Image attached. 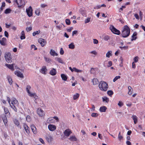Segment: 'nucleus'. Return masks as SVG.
Instances as JSON below:
<instances>
[{"label": "nucleus", "instance_id": "1", "mask_svg": "<svg viewBox=\"0 0 145 145\" xmlns=\"http://www.w3.org/2000/svg\"><path fill=\"white\" fill-rule=\"evenodd\" d=\"M130 32V30L129 27L127 25H125L124 26L121 35L123 37L126 38L129 36Z\"/></svg>", "mask_w": 145, "mask_h": 145}, {"label": "nucleus", "instance_id": "2", "mask_svg": "<svg viewBox=\"0 0 145 145\" xmlns=\"http://www.w3.org/2000/svg\"><path fill=\"white\" fill-rule=\"evenodd\" d=\"M99 86L100 89L104 91H106L108 87L107 83L103 81L100 82Z\"/></svg>", "mask_w": 145, "mask_h": 145}, {"label": "nucleus", "instance_id": "3", "mask_svg": "<svg viewBox=\"0 0 145 145\" xmlns=\"http://www.w3.org/2000/svg\"><path fill=\"white\" fill-rule=\"evenodd\" d=\"M110 29L111 31L114 34L117 35H119L120 34V31L117 29L113 25H111L110 27Z\"/></svg>", "mask_w": 145, "mask_h": 145}, {"label": "nucleus", "instance_id": "4", "mask_svg": "<svg viewBox=\"0 0 145 145\" xmlns=\"http://www.w3.org/2000/svg\"><path fill=\"white\" fill-rule=\"evenodd\" d=\"M26 12L27 15L29 17H31L32 16L33 10L31 6H30L28 8L26 9Z\"/></svg>", "mask_w": 145, "mask_h": 145}, {"label": "nucleus", "instance_id": "5", "mask_svg": "<svg viewBox=\"0 0 145 145\" xmlns=\"http://www.w3.org/2000/svg\"><path fill=\"white\" fill-rule=\"evenodd\" d=\"M49 129L51 131H54L56 129V127L55 125L52 124H49L48 126Z\"/></svg>", "mask_w": 145, "mask_h": 145}, {"label": "nucleus", "instance_id": "6", "mask_svg": "<svg viewBox=\"0 0 145 145\" xmlns=\"http://www.w3.org/2000/svg\"><path fill=\"white\" fill-rule=\"evenodd\" d=\"M31 87L29 85H27L26 88V91L27 93L29 94V95L31 96H34L35 94L31 93L29 89H30Z\"/></svg>", "mask_w": 145, "mask_h": 145}, {"label": "nucleus", "instance_id": "7", "mask_svg": "<svg viewBox=\"0 0 145 145\" xmlns=\"http://www.w3.org/2000/svg\"><path fill=\"white\" fill-rule=\"evenodd\" d=\"M38 42L42 46H43L46 44V41H45V40L42 39L40 38L39 39Z\"/></svg>", "mask_w": 145, "mask_h": 145}, {"label": "nucleus", "instance_id": "8", "mask_svg": "<svg viewBox=\"0 0 145 145\" xmlns=\"http://www.w3.org/2000/svg\"><path fill=\"white\" fill-rule=\"evenodd\" d=\"M63 133L65 136L68 137L72 133V132L69 129H67L65 130Z\"/></svg>", "mask_w": 145, "mask_h": 145}, {"label": "nucleus", "instance_id": "9", "mask_svg": "<svg viewBox=\"0 0 145 145\" xmlns=\"http://www.w3.org/2000/svg\"><path fill=\"white\" fill-rule=\"evenodd\" d=\"M15 75H16L20 77L21 78H23L24 76L23 74L19 71H16L14 72Z\"/></svg>", "mask_w": 145, "mask_h": 145}, {"label": "nucleus", "instance_id": "10", "mask_svg": "<svg viewBox=\"0 0 145 145\" xmlns=\"http://www.w3.org/2000/svg\"><path fill=\"white\" fill-rule=\"evenodd\" d=\"M37 112L39 116H42L44 115V111L40 108H38L37 110Z\"/></svg>", "mask_w": 145, "mask_h": 145}, {"label": "nucleus", "instance_id": "11", "mask_svg": "<svg viewBox=\"0 0 145 145\" xmlns=\"http://www.w3.org/2000/svg\"><path fill=\"white\" fill-rule=\"evenodd\" d=\"M11 104L13 105H14V104L18 106V101L14 98H13L12 99Z\"/></svg>", "mask_w": 145, "mask_h": 145}, {"label": "nucleus", "instance_id": "12", "mask_svg": "<svg viewBox=\"0 0 145 145\" xmlns=\"http://www.w3.org/2000/svg\"><path fill=\"white\" fill-rule=\"evenodd\" d=\"M47 71V69L46 67V66H43L42 67V68L41 69L40 72L44 74H46V72Z\"/></svg>", "mask_w": 145, "mask_h": 145}, {"label": "nucleus", "instance_id": "13", "mask_svg": "<svg viewBox=\"0 0 145 145\" xmlns=\"http://www.w3.org/2000/svg\"><path fill=\"white\" fill-rule=\"evenodd\" d=\"M2 118L5 125L6 126V124L8 122L7 118L5 115L3 114L2 116Z\"/></svg>", "mask_w": 145, "mask_h": 145}, {"label": "nucleus", "instance_id": "14", "mask_svg": "<svg viewBox=\"0 0 145 145\" xmlns=\"http://www.w3.org/2000/svg\"><path fill=\"white\" fill-rule=\"evenodd\" d=\"M79 12L83 16L86 15V12L84 8H80L79 10Z\"/></svg>", "mask_w": 145, "mask_h": 145}, {"label": "nucleus", "instance_id": "15", "mask_svg": "<svg viewBox=\"0 0 145 145\" xmlns=\"http://www.w3.org/2000/svg\"><path fill=\"white\" fill-rule=\"evenodd\" d=\"M14 64H13L11 65H9L6 64L5 65L8 67L9 69H11L12 71H13L14 70Z\"/></svg>", "mask_w": 145, "mask_h": 145}, {"label": "nucleus", "instance_id": "16", "mask_svg": "<svg viewBox=\"0 0 145 145\" xmlns=\"http://www.w3.org/2000/svg\"><path fill=\"white\" fill-rule=\"evenodd\" d=\"M24 127L26 133L29 134L30 133L29 129L27 125L24 124Z\"/></svg>", "mask_w": 145, "mask_h": 145}, {"label": "nucleus", "instance_id": "17", "mask_svg": "<svg viewBox=\"0 0 145 145\" xmlns=\"http://www.w3.org/2000/svg\"><path fill=\"white\" fill-rule=\"evenodd\" d=\"M137 33L135 32L134 33L133 35L132 36V39L131 40V41H133V40H135L137 39Z\"/></svg>", "mask_w": 145, "mask_h": 145}, {"label": "nucleus", "instance_id": "18", "mask_svg": "<svg viewBox=\"0 0 145 145\" xmlns=\"http://www.w3.org/2000/svg\"><path fill=\"white\" fill-rule=\"evenodd\" d=\"M31 130L33 133L34 134L36 133H37V131H36V128L35 126L34 125H31Z\"/></svg>", "mask_w": 145, "mask_h": 145}, {"label": "nucleus", "instance_id": "19", "mask_svg": "<svg viewBox=\"0 0 145 145\" xmlns=\"http://www.w3.org/2000/svg\"><path fill=\"white\" fill-rule=\"evenodd\" d=\"M50 74L52 76L55 75L56 74V70L54 68H52L50 71Z\"/></svg>", "mask_w": 145, "mask_h": 145}, {"label": "nucleus", "instance_id": "20", "mask_svg": "<svg viewBox=\"0 0 145 145\" xmlns=\"http://www.w3.org/2000/svg\"><path fill=\"white\" fill-rule=\"evenodd\" d=\"M106 109L107 108L105 106H103L100 108L99 110L101 112H105Z\"/></svg>", "mask_w": 145, "mask_h": 145}, {"label": "nucleus", "instance_id": "21", "mask_svg": "<svg viewBox=\"0 0 145 145\" xmlns=\"http://www.w3.org/2000/svg\"><path fill=\"white\" fill-rule=\"evenodd\" d=\"M103 39L106 41H108L110 40V36L109 35H103Z\"/></svg>", "mask_w": 145, "mask_h": 145}, {"label": "nucleus", "instance_id": "22", "mask_svg": "<svg viewBox=\"0 0 145 145\" xmlns=\"http://www.w3.org/2000/svg\"><path fill=\"white\" fill-rule=\"evenodd\" d=\"M131 118L134 120V124H136L137 121V116L135 115H133Z\"/></svg>", "mask_w": 145, "mask_h": 145}, {"label": "nucleus", "instance_id": "23", "mask_svg": "<svg viewBox=\"0 0 145 145\" xmlns=\"http://www.w3.org/2000/svg\"><path fill=\"white\" fill-rule=\"evenodd\" d=\"M92 82L93 83V85H96L99 82L98 79L96 78H93V79Z\"/></svg>", "mask_w": 145, "mask_h": 145}, {"label": "nucleus", "instance_id": "24", "mask_svg": "<svg viewBox=\"0 0 145 145\" xmlns=\"http://www.w3.org/2000/svg\"><path fill=\"white\" fill-rule=\"evenodd\" d=\"M69 139L71 140L72 141H76L77 140V139L75 137V136H71L70 137V138Z\"/></svg>", "mask_w": 145, "mask_h": 145}, {"label": "nucleus", "instance_id": "25", "mask_svg": "<svg viewBox=\"0 0 145 145\" xmlns=\"http://www.w3.org/2000/svg\"><path fill=\"white\" fill-rule=\"evenodd\" d=\"M61 77L62 79L64 81H66L67 77V76L64 74H61Z\"/></svg>", "mask_w": 145, "mask_h": 145}, {"label": "nucleus", "instance_id": "26", "mask_svg": "<svg viewBox=\"0 0 145 145\" xmlns=\"http://www.w3.org/2000/svg\"><path fill=\"white\" fill-rule=\"evenodd\" d=\"M50 53L51 55L53 56L55 55L56 56L58 55L55 52V51L54 50H53L52 49H51L50 50Z\"/></svg>", "mask_w": 145, "mask_h": 145}, {"label": "nucleus", "instance_id": "27", "mask_svg": "<svg viewBox=\"0 0 145 145\" xmlns=\"http://www.w3.org/2000/svg\"><path fill=\"white\" fill-rule=\"evenodd\" d=\"M6 39L5 38H2V40H0V43L2 45H5V42L6 40Z\"/></svg>", "mask_w": 145, "mask_h": 145}, {"label": "nucleus", "instance_id": "28", "mask_svg": "<svg viewBox=\"0 0 145 145\" xmlns=\"http://www.w3.org/2000/svg\"><path fill=\"white\" fill-rule=\"evenodd\" d=\"M7 78L9 84L10 85L12 84V80L11 77L9 76H7Z\"/></svg>", "mask_w": 145, "mask_h": 145}, {"label": "nucleus", "instance_id": "29", "mask_svg": "<svg viewBox=\"0 0 145 145\" xmlns=\"http://www.w3.org/2000/svg\"><path fill=\"white\" fill-rule=\"evenodd\" d=\"M103 101V102H105L106 103H108L109 101V99L106 97H102Z\"/></svg>", "mask_w": 145, "mask_h": 145}, {"label": "nucleus", "instance_id": "30", "mask_svg": "<svg viewBox=\"0 0 145 145\" xmlns=\"http://www.w3.org/2000/svg\"><path fill=\"white\" fill-rule=\"evenodd\" d=\"M54 121L53 118H49L47 121V122L48 123H51L53 122Z\"/></svg>", "mask_w": 145, "mask_h": 145}, {"label": "nucleus", "instance_id": "31", "mask_svg": "<svg viewBox=\"0 0 145 145\" xmlns=\"http://www.w3.org/2000/svg\"><path fill=\"white\" fill-rule=\"evenodd\" d=\"M55 60L58 61L59 63H63V61L59 57H56L55 58Z\"/></svg>", "mask_w": 145, "mask_h": 145}, {"label": "nucleus", "instance_id": "32", "mask_svg": "<svg viewBox=\"0 0 145 145\" xmlns=\"http://www.w3.org/2000/svg\"><path fill=\"white\" fill-rule=\"evenodd\" d=\"M112 52L111 51H108L106 54V56L107 57L109 58L110 56H112Z\"/></svg>", "mask_w": 145, "mask_h": 145}, {"label": "nucleus", "instance_id": "33", "mask_svg": "<svg viewBox=\"0 0 145 145\" xmlns=\"http://www.w3.org/2000/svg\"><path fill=\"white\" fill-rule=\"evenodd\" d=\"M69 48L71 49H74L75 48V46L74 43L72 42L69 45Z\"/></svg>", "mask_w": 145, "mask_h": 145}, {"label": "nucleus", "instance_id": "34", "mask_svg": "<svg viewBox=\"0 0 145 145\" xmlns=\"http://www.w3.org/2000/svg\"><path fill=\"white\" fill-rule=\"evenodd\" d=\"M79 94L78 93H76L73 96V99L74 100H76L78 98L79 96Z\"/></svg>", "mask_w": 145, "mask_h": 145}, {"label": "nucleus", "instance_id": "35", "mask_svg": "<svg viewBox=\"0 0 145 145\" xmlns=\"http://www.w3.org/2000/svg\"><path fill=\"white\" fill-rule=\"evenodd\" d=\"M128 89L129 91L128 93L129 95H131L132 93V91L133 90L132 89V88L131 86H129L128 87Z\"/></svg>", "mask_w": 145, "mask_h": 145}, {"label": "nucleus", "instance_id": "36", "mask_svg": "<svg viewBox=\"0 0 145 145\" xmlns=\"http://www.w3.org/2000/svg\"><path fill=\"white\" fill-rule=\"evenodd\" d=\"M96 69L92 68L90 70V73L91 74H94L96 72Z\"/></svg>", "mask_w": 145, "mask_h": 145}, {"label": "nucleus", "instance_id": "37", "mask_svg": "<svg viewBox=\"0 0 145 145\" xmlns=\"http://www.w3.org/2000/svg\"><path fill=\"white\" fill-rule=\"evenodd\" d=\"M4 110L5 114H8L10 115V113L7 108L4 107Z\"/></svg>", "mask_w": 145, "mask_h": 145}, {"label": "nucleus", "instance_id": "38", "mask_svg": "<svg viewBox=\"0 0 145 145\" xmlns=\"http://www.w3.org/2000/svg\"><path fill=\"white\" fill-rule=\"evenodd\" d=\"M14 123L17 126H18L20 124V123L19 121L17 119H14Z\"/></svg>", "mask_w": 145, "mask_h": 145}, {"label": "nucleus", "instance_id": "39", "mask_svg": "<svg viewBox=\"0 0 145 145\" xmlns=\"http://www.w3.org/2000/svg\"><path fill=\"white\" fill-rule=\"evenodd\" d=\"M11 10L10 8H7L5 10L4 13L6 14L9 13L11 12Z\"/></svg>", "mask_w": 145, "mask_h": 145}, {"label": "nucleus", "instance_id": "40", "mask_svg": "<svg viewBox=\"0 0 145 145\" xmlns=\"http://www.w3.org/2000/svg\"><path fill=\"white\" fill-rule=\"evenodd\" d=\"M40 30H38L37 31L34 32L33 33V36H35L36 35L39 34L40 33Z\"/></svg>", "mask_w": 145, "mask_h": 145}, {"label": "nucleus", "instance_id": "41", "mask_svg": "<svg viewBox=\"0 0 145 145\" xmlns=\"http://www.w3.org/2000/svg\"><path fill=\"white\" fill-rule=\"evenodd\" d=\"M107 93L110 96H111L113 94V92L112 90H108L107 91Z\"/></svg>", "mask_w": 145, "mask_h": 145}, {"label": "nucleus", "instance_id": "42", "mask_svg": "<svg viewBox=\"0 0 145 145\" xmlns=\"http://www.w3.org/2000/svg\"><path fill=\"white\" fill-rule=\"evenodd\" d=\"M65 22L67 25H69L71 24V21L69 19H66Z\"/></svg>", "mask_w": 145, "mask_h": 145}, {"label": "nucleus", "instance_id": "43", "mask_svg": "<svg viewBox=\"0 0 145 145\" xmlns=\"http://www.w3.org/2000/svg\"><path fill=\"white\" fill-rule=\"evenodd\" d=\"M73 69L74 70V71L76 72H82V71L78 69L75 67H73Z\"/></svg>", "mask_w": 145, "mask_h": 145}, {"label": "nucleus", "instance_id": "44", "mask_svg": "<svg viewBox=\"0 0 145 145\" xmlns=\"http://www.w3.org/2000/svg\"><path fill=\"white\" fill-rule=\"evenodd\" d=\"M6 61L8 63H11L12 61V59L11 58V57L9 58L7 57L6 59Z\"/></svg>", "mask_w": 145, "mask_h": 145}, {"label": "nucleus", "instance_id": "45", "mask_svg": "<svg viewBox=\"0 0 145 145\" xmlns=\"http://www.w3.org/2000/svg\"><path fill=\"white\" fill-rule=\"evenodd\" d=\"M10 106L12 108L15 112H17V109L16 107L14 105H10Z\"/></svg>", "mask_w": 145, "mask_h": 145}, {"label": "nucleus", "instance_id": "46", "mask_svg": "<svg viewBox=\"0 0 145 145\" xmlns=\"http://www.w3.org/2000/svg\"><path fill=\"white\" fill-rule=\"evenodd\" d=\"M98 115L97 113H93L91 114V116L93 117H96L98 116Z\"/></svg>", "mask_w": 145, "mask_h": 145}, {"label": "nucleus", "instance_id": "47", "mask_svg": "<svg viewBox=\"0 0 145 145\" xmlns=\"http://www.w3.org/2000/svg\"><path fill=\"white\" fill-rule=\"evenodd\" d=\"M26 119L27 121L28 122H30L31 121V117L29 116H27L26 118Z\"/></svg>", "mask_w": 145, "mask_h": 145}, {"label": "nucleus", "instance_id": "48", "mask_svg": "<svg viewBox=\"0 0 145 145\" xmlns=\"http://www.w3.org/2000/svg\"><path fill=\"white\" fill-rule=\"evenodd\" d=\"M32 27H27L26 28V30L27 32H28L32 30Z\"/></svg>", "mask_w": 145, "mask_h": 145}, {"label": "nucleus", "instance_id": "49", "mask_svg": "<svg viewBox=\"0 0 145 145\" xmlns=\"http://www.w3.org/2000/svg\"><path fill=\"white\" fill-rule=\"evenodd\" d=\"M120 78V76H116L113 79V81L114 82H115L118 79Z\"/></svg>", "mask_w": 145, "mask_h": 145}, {"label": "nucleus", "instance_id": "50", "mask_svg": "<svg viewBox=\"0 0 145 145\" xmlns=\"http://www.w3.org/2000/svg\"><path fill=\"white\" fill-rule=\"evenodd\" d=\"M123 136L121 135V133L120 132L118 135V138L119 140H121L123 139Z\"/></svg>", "mask_w": 145, "mask_h": 145}, {"label": "nucleus", "instance_id": "51", "mask_svg": "<svg viewBox=\"0 0 145 145\" xmlns=\"http://www.w3.org/2000/svg\"><path fill=\"white\" fill-rule=\"evenodd\" d=\"M10 54L9 53L7 54H5V59H6L7 57L8 58H9L10 57Z\"/></svg>", "mask_w": 145, "mask_h": 145}, {"label": "nucleus", "instance_id": "52", "mask_svg": "<svg viewBox=\"0 0 145 145\" xmlns=\"http://www.w3.org/2000/svg\"><path fill=\"white\" fill-rule=\"evenodd\" d=\"M90 18H88L87 19H86L85 20V23L86 24V23H88L90 21Z\"/></svg>", "mask_w": 145, "mask_h": 145}, {"label": "nucleus", "instance_id": "53", "mask_svg": "<svg viewBox=\"0 0 145 145\" xmlns=\"http://www.w3.org/2000/svg\"><path fill=\"white\" fill-rule=\"evenodd\" d=\"M118 105L120 107H121L123 106V103L122 102L120 101Z\"/></svg>", "mask_w": 145, "mask_h": 145}, {"label": "nucleus", "instance_id": "54", "mask_svg": "<svg viewBox=\"0 0 145 145\" xmlns=\"http://www.w3.org/2000/svg\"><path fill=\"white\" fill-rule=\"evenodd\" d=\"M119 48L121 50H122L123 49L125 50L128 49V46H124L123 47L120 46Z\"/></svg>", "mask_w": 145, "mask_h": 145}, {"label": "nucleus", "instance_id": "55", "mask_svg": "<svg viewBox=\"0 0 145 145\" xmlns=\"http://www.w3.org/2000/svg\"><path fill=\"white\" fill-rule=\"evenodd\" d=\"M40 13V10L39 9H37L35 11V13L36 14L39 16Z\"/></svg>", "mask_w": 145, "mask_h": 145}, {"label": "nucleus", "instance_id": "56", "mask_svg": "<svg viewBox=\"0 0 145 145\" xmlns=\"http://www.w3.org/2000/svg\"><path fill=\"white\" fill-rule=\"evenodd\" d=\"M60 53L61 55H63L64 53V51H63L62 48H60Z\"/></svg>", "mask_w": 145, "mask_h": 145}, {"label": "nucleus", "instance_id": "57", "mask_svg": "<svg viewBox=\"0 0 145 145\" xmlns=\"http://www.w3.org/2000/svg\"><path fill=\"white\" fill-rule=\"evenodd\" d=\"M112 65V62L111 61H109L108 63V65H107V67H109L111 66Z\"/></svg>", "mask_w": 145, "mask_h": 145}, {"label": "nucleus", "instance_id": "58", "mask_svg": "<svg viewBox=\"0 0 145 145\" xmlns=\"http://www.w3.org/2000/svg\"><path fill=\"white\" fill-rule=\"evenodd\" d=\"M44 59L46 61L48 62V63L50 62V61H51V59H49L48 58H47L46 57H45Z\"/></svg>", "mask_w": 145, "mask_h": 145}, {"label": "nucleus", "instance_id": "59", "mask_svg": "<svg viewBox=\"0 0 145 145\" xmlns=\"http://www.w3.org/2000/svg\"><path fill=\"white\" fill-rule=\"evenodd\" d=\"M5 35L8 38V34L7 32L6 31H5L4 32Z\"/></svg>", "mask_w": 145, "mask_h": 145}, {"label": "nucleus", "instance_id": "60", "mask_svg": "<svg viewBox=\"0 0 145 145\" xmlns=\"http://www.w3.org/2000/svg\"><path fill=\"white\" fill-rule=\"evenodd\" d=\"M138 57H137V56L135 57L134 58V60L135 62H137L138 61Z\"/></svg>", "mask_w": 145, "mask_h": 145}, {"label": "nucleus", "instance_id": "61", "mask_svg": "<svg viewBox=\"0 0 145 145\" xmlns=\"http://www.w3.org/2000/svg\"><path fill=\"white\" fill-rule=\"evenodd\" d=\"M73 29V28L72 27H71L69 29H67V31L68 32H70L71 31V30Z\"/></svg>", "mask_w": 145, "mask_h": 145}, {"label": "nucleus", "instance_id": "62", "mask_svg": "<svg viewBox=\"0 0 145 145\" xmlns=\"http://www.w3.org/2000/svg\"><path fill=\"white\" fill-rule=\"evenodd\" d=\"M93 43L95 44H97L98 43V41L96 39H93Z\"/></svg>", "mask_w": 145, "mask_h": 145}, {"label": "nucleus", "instance_id": "63", "mask_svg": "<svg viewBox=\"0 0 145 145\" xmlns=\"http://www.w3.org/2000/svg\"><path fill=\"white\" fill-rule=\"evenodd\" d=\"M90 53L92 54H93L95 55H96L97 54V53L95 51H91L90 52Z\"/></svg>", "mask_w": 145, "mask_h": 145}, {"label": "nucleus", "instance_id": "64", "mask_svg": "<svg viewBox=\"0 0 145 145\" xmlns=\"http://www.w3.org/2000/svg\"><path fill=\"white\" fill-rule=\"evenodd\" d=\"M134 16L138 20L139 19V17L137 14H135Z\"/></svg>", "mask_w": 145, "mask_h": 145}]
</instances>
